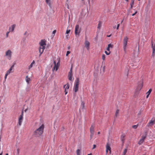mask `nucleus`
Here are the masks:
<instances>
[{
	"label": "nucleus",
	"mask_w": 155,
	"mask_h": 155,
	"mask_svg": "<svg viewBox=\"0 0 155 155\" xmlns=\"http://www.w3.org/2000/svg\"><path fill=\"white\" fill-rule=\"evenodd\" d=\"M69 84L68 83L64 85V88H65L64 92H65V95H66L68 93V90L69 89Z\"/></svg>",
	"instance_id": "nucleus-12"
},
{
	"label": "nucleus",
	"mask_w": 155,
	"mask_h": 155,
	"mask_svg": "<svg viewBox=\"0 0 155 155\" xmlns=\"http://www.w3.org/2000/svg\"><path fill=\"white\" fill-rule=\"evenodd\" d=\"M23 117L20 116L18 119V124L20 126L22 122V121Z\"/></svg>",
	"instance_id": "nucleus-19"
},
{
	"label": "nucleus",
	"mask_w": 155,
	"mask_h": 155,
	"mask_svg": "<svg viewBox=\"0 0 155 155\" xmlns=\"http://www.w3.org/2000/svg\"><path fill=\"white\" fill-rule=\"evenodd\" d=\"M17 153H18V155H19V151H20V149H19V148H18L17 149Z\"/></svg>",
	"instance_id": "nucleus-43"
},
{
	"label": "nucleus",
	"mask_w": 155,
	"mask_h": 155,
	"mask_svg": "<svg viewBox=\"0 0 155 155\" xmlns=\"http://www.w3.org/2000/svg\"><path fill=\"white\" fill-rule=\"evenodd\" d=\"M111 35H107V37H110L111 36Z\"/></svg>",
	"instance_id": "nucleus-50"
},
{
	"label": "nucleus",
	"mask_w": 155,
	"mask_h": 155,
	"mask_svg": "<svg viewBox=\"0 0 155 155\" xmlns=\"http://www.w3.org/2000/svg\"><path fill=\"white\" fill-rule=\"evenodd\" d=\"M102 58L104 61L105 60V55L104 54H103L102 55Z\"/></svg>",
	"instance_id": "nucleus-33"
},
{
	"label": "nucleus",
	"mask_w": 155,
	"mask_h": 155,
	"mask_svg": "<svg viewBox=\"0 0 155 155\" xmlns=\"http://www.w3.org/2000/svg\"><path fill=\"white\" fill-rule=\"evenodd\" d=\"M70 47H68V49H70Z\"/></svg>",
	"instance_id": "nucleus-56"
},
{
	"label": "nucleus",
	"mask_w": 155,
	"mask_h": 155,
	"mask_svg": "<svg viewBox=\"0 0 155 155\" xmlns=\"http://www.w3.org/2000/svg\"><path fill=\"white\" fill-rule=\"evenodd\" d=\"M2 151L1 152V153H0V155H2Z\"/></svg>",
	"instance_id": "nucleus-51"
},
{
	"label": "nucleus",
	"mask_w": 155,
	"mask_h": 155,
	"mask_svg": "<svg viewBox=\"0 0 155 155\" xmlns=\"http://www.w3.org/2000/svg\"><path fill=\"white\" fill-rule=\"evenodd\" d=\"M45 49V48L43 47H40L39 49V52L40 53V54L39 56L40 57L41 54L43 53L44 52V50Z\"/></svg>",
	"instance_id": "nucleus-16"
},
{
	"label": "nucleus",
	"mask_w": 155,
	"mask_h": 155,
	"mask_svg": "<svg viewBox=\"0 0 155 155\" xmlns=\"http://www.w3.org/2000/svg\"><path fill=\"white\" fill-rule=\"evenodd\" d=\"M102 22L101 21H99V23L98 24V26L97 28L100 29L101 28V26L102 25Z\"/></svg>",
	"instance_id": "nucleus-24"
},
{
	"label": "nucleus",
	"mask_w": 155,
	"mask_h": 155,
	"mask_svg": "<svg viewBox=\"0 0 155 155\" xmlns=\"http://www.w3.org/2000/svg\"><path fill=\"white\" fill-rule=\"evenodd\" d=\"M8 75V74H7L6 73V74H5V79L6 80V79L7 78V76Z\"/></svg>",
	"instance_id": "nucleus-41"
},
{
	"label": "nucleus",
	"mask_w": 155,
	"mask_h": 155,
	"mask_svg": "<svg viewBox=\"0 0 155 155\" xmlns=\"http://www.w3.org/2000/svg\"><path fill=\"white\" fill-rule=\"evenodd\" d=\"M35 64V61L33 60L32 62L31 63L30 65L28 66V69H30L32 67L33 65Z\"/></svg>",
	"instance_id": "nucleus-21"
},
{
	"label": "nucleus",
	"mask_w": 155,
	"mask_h": 155,
	"mask_svg": "<svg viewBox=\"0 0 155 155\" xmlns=\"http://www.w3.org/2000/svg\"><path fill=\"white\" fill-rule=\"evenodd\" d=\"M147 94V95L146 96V98H147L148 97L149 95H148V94Z\"/></svg>",
	"instance_id": "nucleus-49"
},
{
	"label": "nucleus",
	"mask_w": 155,
	"mask_h": 155,
	"mask_svg": "<svg viewBox=\"0 0 155 155\" xmlns=\"http://www.w3.org/2000/svg\"><path fill=\"white\" fill-rule=\"evenodd\" d=\"M27 31H25L24 34V35H25L27 34Z\"/></svg>",
	"instance_id": "nucleus-48"
},
{
	"label": "nucleus",
	"mask_w": 155,
	"mask_h": 155,
	"mask_svg": "<svg viewBox=\"0 0 155 155\" xmlns=\"http://www.w3.org/2000/svg\"><path fill=\"white\" fill-rule=\"evenodd\" d=\"M137 13V11H136L133 14H132V16H134Z\"/></svg>",
	"instance_id": "nucleus-44"
},
{
	"label": "nucleus",
	"mask_w": 155,
	"mask_h": 155,
	"mask_svg": "<svg viewBox=\"0 0 155 155\" xmlns=\"http://www.w3.org/2000/svg\"><path fill=\"white\" fill-rule=\"evenodd\" d=\"M155 123V118L153 117L151 120L147 124L146 126L147 127H152Z\"/></svg>",
	"instance_id": "nucleus-5"
},
{
	"label": "nucleus",
	"mask_w": 155,
	"mask_h": 155,
	"mask_svg": "<svg viewBox=\"0 0 155 155\" xmlns=\"http://www.w3.org/2000/svg\"><path fill=\"white\" fill-rule=\"evenodd\" d=\"M138 0L139 1H140V0Z\"/></svg>",
	"instance_id": "nucleus-61"
},
{
	"label": "nucleus",
	"mask_w": 155,
	"mask_h": 155,
	"mask_svg": "<svg viewBox=\"0 0 155 155\" xmlns=\"http://www.w3.org/2000/svg\"><path fill=\"white\" fill-rule=\"evenodd\" d=\"M96 147V145H95V144H94V145H93V148H92V149H94V148H95Z\"/></svg>",
	"instance_id": "nucleus-42"
},
{
	"label": "nucleus",
	"mask_w": 155,
	"mask_h": 155,
	"mask_svg": "<svg viewBox=\"0 0 155 155\" xmlns=\"http://www.w3.org/2000/svg\"><path fill=\"white\" fill-rule=\"evenodd\" d=\"M120 26V24H118L117 25V29H118L119 28V27Z\"/></svg>",
	"instance_id": "nucleus-45"
},
{
	"label": "nucleus",
	"mask_w": 155,
	"mask_h": 155,
	"mask_svg": "<svg viewBox=\"0 0 155 155\" xmlns=\"http://www.w3.org/2000/svg\"><path fill=\"white\" fill-rule=\"evenodd\" d=\"M53 63L54 64V67L53 68V71L54 70L55 68V70L57 71L58 70V68L59 66V63H57L56 64V62L55 60L54 61Z\"/></svg>",
	"instance_id": "nucleus-10"
},
{
	"label": "nucleus",
	"mask_w": 155,
	"mask_h": 155,
	"mask_svg": "<svg viewBox=\"0 0 155 155\" xmlns=\"http://www.w3.org/2000/svg\"><path fill=\"white\" fill-rule=\"evenodd\" d=\"M77 155H80V151L79 149H78L76 151Z\"/></svg>",
	"instance_id": "nucleus-30"
},
{
	"label": "nucleus",
	"mask_w": 155,
	"mask_h": 155,
	"mask_svg": "<svg viewBox=\"0 0 155 155\" xmlns=\"http://www.w3.org/2000/svg\"><path fill=\"white\" fill-rule=\"evenodd\" d=\"M87 155H92L91 154H88Z\"/></svg>",
	"instance_id": "nucleus-54"
},
{
	"label": "nucleus",
	"mask_w": 155,
	"mask_h": 155,
	"mask_svg": "<svg viewBox=\"0 0 155 155\" xmlns=\"http://www.w3.org/2000/svg\"><path fill=\"white\" fill-rule=\"evenodd\" d=\"M81 31L80 29H79V27L78 25H77L75 26V34L76 35H79Z\"/></svg>",
	"instance_id": "nucleus-8"
},
{
	"label": "nucleus",
	"mask_w": 155,
	"mask_h": 155,
	"mask_svg": "<svg viewBox=\"0 0 155 155\" xmlns=\"http://www.w3.org/2000/svg\"><path fill=\"white\" fill-rule=\"evenodd\" d=\"M143 82L141 81L138 84L137 88V90L138 91H140L142 88L143 86Z\"/></svg>",
	"instance_id": "nucleus-14"
},
{
	"label": "nucleus",
	"mask_w": 155,
	"mask_h": 155,
	"mask_svg": "<svg viewBox=\"0 0 155 155\" xmlns=\"http://www.w3.org/2000/svg\"><path fill=\"white\" fill-rule=\"evenodd\" d=\"M111 148L110 147V145L109 143H107L106 146V154H107L108 150L110 151V153H111Z\"/></svg>",
	"instance_id": "nucleus-13"
},
{
	"label": "nucleus",
	"mask_w": 155,
	"mask_h": 155,
	"mask_svg": "<svg viewBox=\"0 0 155 155\" xmlns=\"http://www.w3.org/2000/svg\"><path fill=\"white\" fill-rule=\"evenodd\" d=\"M71 30H68L67 29L66 31V33L67 34H68L70 33V32Z\"/></svg>",
	"instance_id": "nucleus-37"
},
{
	"label": "nucleus",
	"mask_w": 155,
	"mask_h": 155,
	"mask_svg": "<svg viewBox=\"0 0 155 155\" xmlns=\"http://www.w3.org/2000/svg\"><path fill=\"white\" fill-rule=\"evenodd\" d=\"M127 149H124V150L122 154V155H125L126 153L127 152Z\"/></svg>",
	"instance_id": "nucleus-29"
},
{
	"label": "nucleus",
	"mask_w": 155,
	"mask_h": 155,
	"mask_svg": "<svg viewBox=\"0 0 155 155\" xmlns=\"http://www.w3.org/2000/svg\"><path fill=\"white\" fill-rule=\"evenodd\" d=\"M56 30H54L53 31V32H52L53 34H54L56 32Z\"/></svg>",
	"instance_id": "nucleus-46"
},
{
	"label": "nucleus",
	"mask_w": 155,
	"mask_h": 155,
	"mask_svg": "<svg viewBox=\"0 0 155 155\" xmlns=\"http://www.w3.org/2000/svg\"><path fill=\"white\" fill-rule=\"evenodd\" d=\"M108 47L110 48H113V46L111 44H110L108 45Z\"/></svg>",
	"instance_id": "nucleus-34"
},
{
	"label": "nucleus",
	"mask_w": 155,
	"mask_h": 155,
	"mask_svg": "<svg viewBox=\"0 0 155 155\" xmlns=\"http://www.w3.org/2000/svg\"><path fill=\"white\" fill-rule=\"evenodd\" d=\"M72 67H71V69L70 70L69 72L68 73V78L69 80L70 81H73L74 79H72Z\"/></svg>",
	"instance_id": "nucleus-7"
},
{
	"label": "nucleus",
	"mask_w": 155,
	"mask_h": 155,
	"mask_svg": "<svg viewBox=\"0 0 155 155\" xmlns=\"http://www.w3.org/2000/svg\"><path fill=\"white\" fill-rule=\"evenodd\" d=\"M95 127V124H93L90 128V132L91 133L90 138L91 139H92L94 133V128Z\"/></svg>",
	"instance_id": "nucleus-4"
},
{
	"label": "nucleus",
	"mask_w": 155,
	"mask_h": 155,
	"mask_svg": "<svg viewBox=\"0 0 155 155\" xmlns=\"http://www.w3.org/2000/svg\"><path fill=\"white\" fill-rule=\"evenodd\" d=\"M12 52L10 50H8L5 52V56L7 57L8 59L10 60L11 58Z\"/></svg>",
	"instance_id": "nucleus-6"
},
{
	"label": "nucleus",
	"mask_w": 155,
	"mask_h": 155,
	"mask_svg": "<svg viewBox=\"0 0 155 155\" xmlns=\"http://www.w3.org/2000/svg\"><path fill=\"white\" fill-rule=\"evenodd\" d=\"M100 132H98V133H97L98 134H100Z\"/></svg>",
	"instance_id": "nucleus-53"
},
{
	"label": "nucleus",
	"mask_w": 155,
	"mask_h": 155,
	"mask_svg": "<svg viewBox=\"0 0 155 155\" xmlns=\"http://www.w3.org/2000/svg\"><path fill=\"white\" fill-rule=\"evenodd\" d=\"M14 65H13L11 67V68L9 69V70L7 71L6 74H9L11 72H13V71H12V69L14 67Z\"/></svg>",
	"instance_id": "nucleus-18"
},
{
	"label": "nucleus",
	"mask_w": 155,
	"mask_h": 155,
	"mask_svg": "<svg viewBox=\"0 0 155 155\" xmlns=\"http://www.w3.org/2000/svg\"><path fill=\"white\" fill-rule=\"evenodd\" d=\"M6 155H8V153H6Z\"/></svg>",
	"instance_id": "nucleus-57"
},
{
	"label": "nucleus",
	"mask_w": 155,
	"mask_h": 155,
	"mask_svg": "<svg viewBox=\"0 0 155 155\" xmlns=\"http://www.w3.org/2000/svg\"><path fill=\"white\" fill-rule=\"evenodd\" d=\"M10 32V31L7 32L6 34V36L7 38H8V34Z\"/></svg>",
	"instance_id": "nucleus-39"
},
{
	"label": "nucleus",
	"mask_w": 155,
	"mask_h": 155,
	"mask_svg": "<svg viewBox=\"0 0 155 155\" xmlns=\"http://www.w3.org/2000/svg\"><path fill=\"white\" fill-rule=\"evenodd\" d=\"M46 2L49 6L51 5V0H46Z\"/></svg>",
	"instance_id": "nucleus-27"
},
{
	"label": "nucleus",
	"mask_w": 155,
	"mask_h": 155,
	"mask_svg": "<svg viewBox=\"0 0 155 155\" xmlns=\"http://www.w3.org/2000/svg\"><path fill=\"white\" fill-rule=\"evenodd\" d=\"M126 135L125 134H122L120 136V140L123 143H124L125 140Z\"/></svg>",
	"instance_id": "nucleus-17"
},
{
	"label": "nucleus",
	"mask_w": 155,
	"mask_h": 155,
	"mask_svg": "<svg viewBox=\"0 0 155 155\" xmlns=\"http://www.w3.org/2000/svg\"><path fill=\"white\" fill-rule=\"evenodd\" d=\"M15 27V24H14L12 25L11 27L9 28V31H13L14 28Z\"/></svg>",
	"instance_id": "nucleus-20"
},
{
	"label": "nucleus",
	"mask_w": 155,
	"mask_h": 155,
	"mask_svg": "<svg viewBox=\"0 0 155 155\" xmlns=\"http://www.w3.org/2000/svg\"><path fill=\"white\" fill-rule=\"evenodd\" d=\"M155 51H153V52H152V56L153 57H154L155 56Z\"/></svg>",
	"instance_id": "nucleus-36"
},
{
	"label": "nucleus",
	"mask_w": 155,
	"mask_h": 155,
	"mask_svg": "<svg viewBox=\"0 0 155 155\" xmlns=\"http://www.w3.org/2000/svg\"><path fill=\"white\" fill-rule=\"evenodd\" d=\"M152 48L153 49V51H155V44H154V42L152 41Z\"/></svg>",
	"instance_id": "nucleus-22"
},
{
	"label": "nucleus",
	"mask_w": 155,
	"mask_h": 155,
	"mask_svg": "<svg viewBox=\"0 0 155 155\" xmlns=\"http://www.w3.org/2000/svg\"><path fill=\"white\" fill-rule=\"evenodd\" d=\"M27 110H28V109H26L25 110V112H26L27 111Z\"/></svg>",
	"instance_id": "nucleus-52"
},
{
	"label": "nucleus",
	"mask_w": 155,
	"mask_h": 155,
	"mask_svg": "<svg viewBox=\"0 0 155 155\" xmlns=\"http://www.w3.org/2000/svg\"><path fill=\"white\" fill-rule=\"evenodd\" d=\"M128 40V38L127 36H125L123 39V48L124 51L125 52H126V51L127 45Z\"/></svg>",
	"instance_id": "nucleus-3"
},
{
	"label": "nucleus",
	"mask_w": 155,
	"mask_h": 155,
	"mask_svg": "<svg viewBox=\"0 0 155 155\" xmlns=\"http://www.w3.org/2000/svg\"><path fill=\"white\" fill-rule=\"evenodd\" d=\"M152 91L151 89H150L148 91L147 93V94H148V95H150V93H151Z\"/></svg>",
	"instance_id": "nucleus-31"
},
{
	"label": "nucleus",
	"mask_w": 155,
	"mask_h": 155,
	"mask_svg": "<svg viewBox=\"0 0 155 155\" xmlns=\"http://www.w3.org/2000/svg\"><path fill=\"white\" fill-rule=\"evenodd\" d=\"M105 53L107 55H108L110 54V52L109 51V52H108L107 51H105Z\"/></svg>",
	"instance_id": "nucleus-35"
},
{
	"label": "nucleus",
	"mask_w": 155,
	"mask_h": 155,
	"mask_svg": "<svg viewBox=\"0 0 155 155\" xmlns=\"http://www.w3.org/2000/svg\"><path fill=\"white\" fill-rule=\"evenodd\" d=\"M110 48L108 47L107 48V51H110Z\"/></svg>",
	"instance_id": "nucleus-47"
},
{
	"label": "nucleus",
	"mask_w": 155,
	"mask_h": 155,
	"mask_svg": "<svg viewBox=\"0 0 155 155\" xmlns=\"http://www.w3.org/2000/svg\"><path fill=\"white\" fill-rule=\"evenodd\" d=\"M142 155H146L145 154H143Z\"/></svg>",
	"instance_id": "nucleus-60"
},
{
	"label": "nucleus",
	"mask_w": 155,
	"mask_h": 155,
	"mask_svg": "<svg viewBox=\"0 0 155 155\" xmlns=\"http://www.w3.org/2000/svg\"><path fill=\"white\" fill-rule=\"evenodd\" d=\"M138 125H133L132 126V127L134 128V129H136V128H137V127H138Z\"/></svg>",
	"instance_id": "nucleus-32"
},
{
	"label": "nucleus",
	"mask_w": 155,
	"mask_h": 155,
	"mask_svg": "<svg viewBox=\"0 0 155 155\" xmlns=\"http://www.w3.org/2000/svg\"><path fill=\"white\" fill-rule=\"evenodd\" d=\"M147 135V133H146L145 135H143L142 136V137L140 139L139 141L138 144L139 145H141L142 143L144 142V140H145L146 136Z\"/></svg>",
	"instance_id": "nucleus-11"
},
{
	"label": "nucleus",
	"mask_w": 155,
	"mask_h": 155,
	"mask_svg": "<svg viewBox=\"0 0 155 155\" xmlns=\"http://www.w3.org/2000/svg\"><path fill=\"white\" fill-rule=\"evenodd\" d=\"M26 81L28 84H29L30 81V79L28 77V76H26L25 78Z\"/></svg>",
	"instance_id": "nucleus-23"
},
{
	"label": "nucleus",
	"mask_w": 155,
	"mask_h": 155,
	"mask_svg": "<svg viewBox=\"0 0 155 155\" xmlns=\"http://www.w3.org/2000/svg\"><path fill=\"white\" fill-rule=\"evenodd\" d=\"M23 111L22 110V112H21V114L20 115V117H23Z\"/></svg>",
	"instance_id": "nucleus-40"
},
{
	"label": "nucleus",
	"mask_w": 155,
	"mask_h": 155,
	"mask_svg": "<svg viewBox=\"0 0 155 155\" xmlns=\"http://www.w3.org/2000/svg\"><path fill=\"white\" fill-rule=\"evenodd\" d=\"M85 47L87 48L88 50H89L90 49V43L88 41L87 39H85Z\"/></svg>",
	"instance_id": "nucleus-15"
},
{
	"label": "nucleus",
	"mask_w": 155,
	"mask_h": 155,
	"mask_svg": "<svg viewBox=\"0 0 155 155\" xmlns=\"http://www.w3.org/2000/svg\"><path fill=\"white\" fill-rule=\"evenodd\" d=\"M122 22H123V21H121V23H122Z\"/></svg>",
	"instance_id": "nucleus-58"
},
{
	"label": "nucleus",
	"mask_w": 155,
	"mask_h": 155,
	"mask_svg": "<svg viewBox=\"0 0 155 155\" xmlns=\"http://www.w3.org/2000/svg\"><path fill=\"white\" fill-rule=\"evenodd\" d=\"M84 104L83 102H82L81 104L80 109H84Z\"/></svg>",
	"instance_id": "nucleus-28"
},
{
	"label": "nucleus",
	"mask_w": 155,
	"mask_h": 155,
	"mask_svg": "<svg viewBox=\"0 0 155 155\" xmlns=\"http://www.w3.org/2000/svg\"><path fill=\"white\" fill-rule=\"evenodd\" d=\"M79 79L77 78L75 80L74 85L73 87V90L75 93L77 92L78 90L79 85Z\"/></svg>",
	"instance_id": "nucleus-2"
},
{
	"label": "nucleus",
	"mask_w": 155,
	"mask_h": 155,
	"mask_svg": "<svg viewBox=\"0 0 155 155\" xmlns=\"http://www.w3.org/2000/svg\"><path fill=\"white\" fill-rule=\"evenodd\" d=\"M0 150H1V148L0 147Z\"/></svg>",
	"instance_id": "nucleus-59"
},
{
	"label": "nucleus",
	"mask_w": 155,
	"mask_h": 155,
	"mask_svg": "<svg viewBox=\"0 0 155 155\" xmlns=\"http://www.w3.org/2000/svg\"><path fill=\"white\" fill-rule=\"evenodd\" d=\"M70 52H71L70 51H67V52L66 54V56H68V54L70 53Z\"/></svg>",
	"instance_id": "nucleus-38"
},
{
	"label": "nucleus",
	"mask_w": 155,
	"mask_h": 155,
	"mask_svg": "<svg viewBox=\"0 0 155 155\" xmlns=\"http://www.w3.org/2000/svg\"><path fill=\"white\" fill-rule=\"evenodd\" d=\"M40 46L45 48L46 45V41L45 39L41 40L39 43Z\"/></svg>",
	"instance_id": "nucleus-9"
},
{
	"label": "nucleus",
	"mask_w": 155,
	"mask_h": 155,
	"mask_svg": "<svg viewBox=\"0 0 155 155\" xmlns=\"http://www.w3.org/2000/svg\"><path fill=\"white\" fill-rule=\"evenodd\" d=\"M134 0H131V3L130 4V8L132 9L133 7V6L134 5Z\"/></svg>",
	"instance_id": "nucleus-25"
},
{
	"label": "nucleus",
	"mask_w": 155,
	"mask_h": 155,
	"mask_svg": "<svg viewBox=\"0 0 155 155\" xmlns=\"http://www.w3.org/2000/svg\"><path fill=\"white\" fill-rule=\"evenodd\" d=\"M44 125L42 124L38 129H36L35 131V134L38 137L41 135L43 132Z\"/></svg>",
	"instance_id": "nucleus-1"
},
{
	"label": "nucleus",
	"mask_w": 155,
	"mask_h": 155,
	"mask_svg": "<svg viewBox=\"0 0 155 155\" xmlns=\"http://www.w3.org/2000/svg\"><path fill=\"white\" fill-rule=\"evenodd\" d=\"M126 1H127V2H128V0H125Z\"/></svg>",
	"instance_id": "nucleus-55"
},
{
	"label": "nucleus",
	"mask_w": 155,
	"mask_h": 155,
	"mask_svg": "<svg viewBox=\"0 0 155 155\" xmlns=\"http://www.w3.org/2000/svg\"><path fill=\"white\" fill-rule=\"evenodd\" d=\"M119 110L118 109L117 110L115 113V117H117L119 115Z\"/></svg>",
	"instance_id": "nucleus-26"
}]
</instances>
